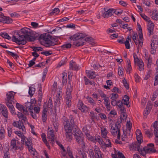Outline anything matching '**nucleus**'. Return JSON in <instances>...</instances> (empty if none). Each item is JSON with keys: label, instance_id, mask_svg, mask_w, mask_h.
<instances>
[{"label": "nucleus", "instance_id": "774afa93", "mask_svg": "<svg viewBox=\"0 0 158 158\" xmlns=\"http://www.w3.org/2000/svg\"><path fill=\"white\" fill-rule=\"evenodd\" d=\"M101 153V152L95 153L94 157L93 158H102Z\"/></svg>", "mask_w": 158, "mask_h": 158}, {"label": "nucleus", "instance_id": "8fccbe9b", "mask_svg": "<svg viewBox=\"0 0 158 158\" xmlns=\"http://www.w3.org/2000/svg\"><path fill=\"white\" fill-rule=\"evenodd\" d=\"M71 47V44L70 43L66 44L61 46V48L64 50L66 49L70 48Z\"/></svg>", "mask_w": 158, "mask_h": 158}, {"label": "nucleus", "instance_id": "f3484780", "mask_svg": "<svg viewBox=\"0 0 158 158\" xmlns=\"http://www.w3.org/2000/svg\"><path fill=\"white\" fill-rule=\"evenodd\" d=\"M77 107L83 112L86 113L87 112L88 108L83 103L80 101H79L77 104Z\"/></svg>", "mask_w": 158, "mask_h": 158}, {"label": "nucleus", "instance_id": "ddd939ff", "mask_svg": "<svg viewBox=\"0 0 158 158\" xmlns=\"http://www.w3.org/2000/svg\"><path fill=\"white\" fill-rule=\"evenodd\" d=\"M140 144L137 142H134L130 145V150L139 151L141 148Z\"/></svg>", "mask_w": 158, "mask_h": 158}, {"label": "nucleus", "instance_id": "603ef678", "mask_svg": "<svg viewBox=\"0 0 158 158\" xmlns=\"http://www.w3.org/2000/svg\"><path fill=\"white\" fill-rule=\"evenodd\" d=\"M31 48L33 51L35 52L42 51L43 50V48L41 47H32Z\"/></svg>", "mask_w": 158, "mask_h": 158}, {"label": "nucleus", "instance_id": "37998d69", "mask_svg": "<svg viewBox=\"0 0 158 158\" xmlns=\"http://www.w3.org/2000/svg\"><path fill=\"white\" fill-rule=\"evenodd\" d=\"M127 118V116L126 115V113L125 112H121V117L120 118V119L121 120L120 123L122 122V120L124 119H126Z\"/></svg>", "mask_w": 158, "mask_h": 158}, {"label": "nucleus", "instance_id": "ea45409f", "mask_svg": "<svg viewBox=\"0 0 158 158\" xmlns=\"http://www.w3.org/2000/svg\"><path fill=\"white\" fill-rule=\"evenodd\" d=\"M35 89L33 87H30L29 89V94L31 97L33 96L35 93Z\"/></svg>", "mask_w": 158, "mask_h": 158}, {"label": "nucleus", "instance_id": "c9c22d12", "mask_svg": "<svg viewBox=\"0 0 158 158\" xmlns=\"http://www.w3.org/2000/svg\"><path fill=\"white\" fill-rule=\"evenodd\" d=\"M5 130L4 127H2L0 130V139H2L5 137Z\"/></svg>", "mask_w": 158, "mask_h": 158}, {"label": "nucleus", "instance_id": "f257e3e1", "mask_svg": "<svg viewBox=\"0 0 158 158\" xmlns=\"http://www.w3.org/2000/svg\"><path fill=\"white\" fill-rule=\"evenodd\" d=\"M73 131L74 132L73 135L77 143L80 144L82 148L85 149V143L84 142V138L82 134L81 131L78 129L77 127L74 128Z\"/></svg>", "mask_w": 158, "mask_h": 158}, {"label": "nucleus", "instance_id": "f8f14e48", "mask_svg": "<svg viewBox=\"0 0 158 158\" xmlns=\"http://www.w3.org/2000/svg\"><path fill=\"white\" fill-rule=\"evenodd\" d=\"M32 100H33L32 102H27L25 103L24 107H25V110L26 109L27 110V109H28V110H31L33 109L34 104L36 102V101L35 100V99L34 98V99H31V102H32Z\"/></svg>", "mask_w": 158, "mask_h": 158}, {"label": "nucleus", "instance_id": "052dcab7", "mask_svg": "<svg viewBox=\"0 0 158 158\" xmlns=\"http://www.w3.org/2000/svg\"><path fill=\"white\" fill-rule=\"evenodd\" d=\"M60 12V10L58 8H55L53 10H52V11L50 13V14L51 15L54 14L57 15Z\"/></svg>", "mask_w": 158, "mask_h": 158}, {"label": "nucleus", "instance_id": "69168bd1", "mask_svg": "<svg viewBox=\"0 0 158 158\" xmlns=\"http://www.w3.org/2000/svg\"><path fill=\"white\" fill-rule=\"evenodd\" d=\"M41 136L42 139V140L45 144L47 143V141L46 138V135L45 133H43L41 135Z\"/></svg>", "mask_w": 158, "mask_h": 158}, {"label": "nucleus", "instance_id": "393cba45", "mask_svg": "<svg viewBox=\"0 0 158 158\" xmlns=\"http://www.w3.org/2000/svg\"><path fill=\"white\" fill-rule=\"evenodd\" d=\"M155 121L153 125L154 133L156 137H158V124Z\"/></svg>", "mask_w": 158, "mask_h": 158}, {"label": "nucleus", "instance_id": "338daca9", "mask_svg": "<svg viewBox=\"0 0 158 158\" xmlns=\"http://www.w3.org/2000/svg\"><path fill=\"white\" fill-rule=\"evenodd\" d=\"M152 105L151 103V101H148L146 107V109H148L151 110L152 108Z\"/></svg>", "mask_w": 158, "mask_h": 158}, {"label": "nucleus", "instance_id": "5fc2aeb1", "mask_svg": "<svg viewBox=\"0 0 158 158\" xmlns=\"http://www.w3.org/2000/svg\"><path fill=\"white\" fill-rule=\"evenodd\" d=\"M57 94L56 95V97H58L60 98H62V89H59L57 92Z\"/></svg>", "mask_w": 158, "mask_h": 158}, {"label": "nucleus", "instance_id": "cd10ccee", "mask_svg": "<svg viewBox=\"0 0 158 158\" xmlns=\"http://www.w3.org/2000/svg\"><path fill=\"white\" fill-rule=\"evenodd\" d=\"M101 133L102 136L104 138H106L107 134V131L106 128L104 127H101Z\"/></svg>", "mask_w": 158, "mask_h": 158}, {"label": "nucleus", "instance_id": "7c9ffc66", "mask_svg": "<svg viewBox=\"0 0 158 158\" xmlns=\"http://www.w3.org/2000/svg\"><path fill=\"white\" fill-rule=\"evenodd\" d=\"M129 98L128 96L127 95H125L123 99V104L124 105H127V106H128L129 103Z\"/></svg>", "mask_w": 158, "mask_h": 158}, {"label": "nucleus", "instance_id": "4d7b16f0", "mask_svg": "<svg viewBox=\"0 0 158 158\" xmlns=\"http://www.w3.org/2000/svg\"><path fill=\"white\" fill-rule=\"evenodd\" d=\"M53 124L55 128V131L56 132L57 131L59 126L58 123L56 122V121H53Z\"/></svg>", "mask_w": 158, "mask_h": 158}, {"label": "nucleus", "instance_id": "423d86ee", "mask_svg": "<svg viewBox=\"0 0 158 158\" xmlns=\"http://www.w3.org/2000/svg\"><path fill=\"white\" fill-rule=\"evenodd\" d=\"M10 146L12 147V149L15 150L19 149L20 151H22L23 148V144H21L19 141H17V140L15 139H13L11 140Z\"/></svg>", "mask_w": 158, "mask_h": 158}, {"label": "nucleus", "instance_id": "a18cd8bd", "mask_svg": "<svg viewBox=\"0 0 158 158\" xmlns=\"http://www.w3.org/2000/svg\"><path fill=\"white\" fill-rule=\"evenodd\" d=\"M62 82L63 84H65L67 82V74L66 73H63Z\"/></svg>", "mask_w": 158, "mask_h": 158}, {"label": "nucleus", "instance_id": "bb28decb", "mask_svg": "<svg viewBox=\"0 0 158 158\" xmlns=\"http://www.w3.org/2000/svg\"><path fill=\"white\" fill-rule=\"evenodd\" d=\"M134 42L135 43V44L136 45H138V47L137 48V49L138 50L137 52H139V50L138 49L142 47V46L143 45V40H140L139 41L138 40H136L135 41H134Z\"/></svg>", "mask_w": 158, "mask_h": 158}, {"label": "nucleus", "instance_id": "2eb2a0df", "mask_svg": "<svg viewBox=\"0 0 158 158\" xmlns=\"http://www.w3.org/2000/svg\"><path fill=\"white\" fill-rule=\"evenodd\" d=\"M15 93L13 91L8 92L6 94V97L5 99V101H10L13 102H16V100L14 99V96Z\"/></svg>", "mask_w": 158, "mask_h": 158}, {"label": "nucleus", "instance_id": "9b49d317", "mask_svg": "<svg viewBox=\"0 0 158 158\" xmlns=\"http://www.w3.org/2000/svg\"><path fill=\"white\" fill-rule=\"evenodd\" d=\"M103 10L105 12L102 14V15L103 18H108L113 15V9L111 8L107 10L105 8H104Z\"/></svg>", "mask_w": 158, "mask_h": 158}, {"label": "nucleus", "instance_id": "b1692460", "mask_svg": "<svg viewBox=\"0 0 158 158\" xmlns=\"http://www.w3.org/2000/svg\"><path fill=\"white\" fill-rule=\"evenodd\" d=\"M72 131L70 132H66L65 135L67 140L69 142H71L72 139Z\"/></svg>", "mask_w": 158, "mask_h": 158}, {"label": "nucleus", "instance_id": "9d476101", "mask_svg": "<svg viewBox=\"0 0 158 158\" xmlns=\"http://www.w3.org/2000/svg\"><path fill=\"white\" fill-rule=\"evenodd\" d=\"M151 52L152 54H154L156 52V49L158 44V40L157 38L152 37L151 40Z\"/></svg>", "mask_w": 158, "mask_h": 158}, {"label": "nucleus", "instance_id": "79ce46f5", "mask_svg": "<svg viewBox=\"0 0 158 158\" xmlns=\"http://www.w3.org/2000/svg\"><path fill=\"white\" fill-rule=\"evenodd\" d=\"M112 100H116L118 97V95L116 93H112L110 96Z\"/></svg>", "mask_w": 158, "mask_h": 158}, {"label": "nucleus", "instance_id": "864d4df0", "mask_svg": "<svg viewBox=\"0 0 158 158\" xmlns=\"http://www.w3.org/2000/svg\"><path fill=\"white\" fill-rule=\"evenodd\" d=\"M140 15L141 17L145 21H148V22H151L149 20V18L146 16L144 14H140Z\"/></svg>", "mask_w": 158, "mask_h": 158}, {"label": "nucleus", "instance_id": "dca6fc26", "mask_svg": "<svg viewBox=\"0 0 158 158\" xmlns=\"http://www.w3.org/2000/svg\"><path fill=\"white\" fill-rule=\"evenodd\" d=\"M48 135L49 138L50 140L51 141L50 143L52 144H54L55 140V135L54 133V131L49 127L48 128Z\"/></svg>", "mask_w": 158, "mask_h": 158}, {"label": "nucleus", "instance_id": "bf43d9fd", "mask_svg": "<svg viewBox=\"0 0 158 158\" xmlns=\"http://www.w3.org/2000/svg\"><path fill=\"white\" fill-rule=\"evenodd\" d=\"M97 142H98L100 145L102 147H103V144L104 143V142L103 139L101 138V137L99 136Z\"/></svg>", "mask_w": 158, "mask_h": 158}, {"label": "nucleus", "instance_id": "473e14b6", "mask_svg": "<svg viewBox=\"0 0 158 158\" xmlns=\"http://www.w3.org/2000/svg\"><path fill=\"white\" fill-rule=\"evenodd\" d=\"M28 149L29 152L34 156L37 157V153L35 151V150H33V148L32 146L28 147Z\"/></svg>", "mask_w": 158, "mask_h": 158}, {"label": "nucleus", "instance_id": "680f3d73", "mask_svg": "<svg viewBox=\"0 0 158 158\" xmlns=\"http://www.w3.org/2000/svg\"><path fill=\"white\" fill-rule=\"evenodd\" d=\"M88 101L92 105H94L96 103L94 102V99L91 97H88L87 98Z\"/></svg>", "mask_w": 158, "mask_h": 158}, {"label": "nucleus", "instance_id": "13d9d810", "mask_svg": "<svg viewBox=\"0 0 158 158\" xmlns=\"http://www.w3.org/2000/svg\"><path fill=\"white\" fill-rule=\"evenodd\" d=\"M99 136H92L90 138H89V140L93 142L94 143H96L97 142Z\"/></svg>", "mask_w": 158, "mask_h": 158}, {"label": "nucleus", "instance_id": "1a4fd4ad", "mask_svg": "<svg viewBox=\"0 0 158 158\" xmlns=\"http://www.w3.org/2000/svg\"><path fill=\"white\" fill-rule=\"evenodd\" d=\"M143 151L146 153L149 154L154 153L156 152V149L154 147V144L153 143L148 144L147 147L143 148Z\"/></svg>", "mask_w": 158, "mask_h": 158}, {"label": "nucleus", "instance_id": "a211bd4d", "mask_svg": "<svg viewBox=\"0 0 158 158\" xmlns=\"http://www.w3.org/2000/svg\"><path fill=\"white\" fill-rule=\"evenodd\" d=\"M12 19L9 17H6L4 15L2 17H0V22L9 24L12 23Z\"/></svg>", "mask_w": 158, "mask_h": 158}, {"label": "nucleus", "instance_id": "e2e57ef3", "mask_svg": "<svg viewBox=\"0 0 158 158\" xmlns=\"http://www.w3.org/2000/svg\"><path fill=\"white\" fill-rule=\"evenodd\" d=\"M143 137L142 136H137L136 139L137 141V143L140 144L143 141Z\"/></svg>", "mask_w": 158, "mask_h": 158}, {"label": "nucleus", "instance_id": "c85d7f7f", "mask_svg": "<svg viewBox=\"0 0 158 158\" xmlns=\"http://www.w3.org/2000/svg\"><path fill=\"white\" fill-rule=\"evenodd\" d=\"M17 128L19 129H21L23 131H24L25 130V127L23 125V123L22 122V121L19 120L18 122V126Z\"/></svg>", "mask_w": 158, "mask_h": 158}, {"label": "nucleus", "instance_id": "f704fd0d", "mask_svg": "<svg viewBox=\"0 0 158 158\" xmlns=\"http://www.w3.org/2000/svg\"><path fill=\"white\" fill-rule=\"evenodd\" d=\"M69 123L70 124L71 126H72L73 127H75V128H76V127H77L75 124L74 119L72 116H70L69 117Z\"/></svg>", "mask_w": 158, "mask_h": 158}, {"label": "nucleus", "instance_id": "4468645a", "mask_svg": "<svg viewBox=\"0 0 158 158\" xmlns=\"http://www.w3.org/2000/svg\"><path fill=\"white\" fill-rule=\"evenodd\" d=\"M0 110L2 115L6 118H8V113L6 107L4 105L0 104Z\"/></svg>", "mask_w": 158, "mask_h": 158}, {"label": "nucleus", "instance_id": "e433bc0d", "mask_svg": "<svg viewBox=\"0 0 158 158\" xmlns=\"http://www.w3.org/2000/svg\"><path fill=\"white\" fill-rule=\"evenodd\" d=\"M7 129L8 131V136L9 137L11 136L12 132L14 130L12 126H10L7 127Z\"/></svg>", "mask_w": 158, "mask_h": 158}, {"label": "nucleus", "instance_id": "a878e982", "mask_svg": "<svg viewBox=\"0 0 158 158\" xmlns=\"http://www.w3.org/2000/svg\"><path fill=\"white\" fill-rule=\"evenodd\" d=\"M86 72L87 73V76L89 78L94 79L95 78L96 75L94 72L89 71L88 72H87V71H86Z\"/></svg>", "mask_w": 158, "mask_h": 158}, {"label": "nucleus", "instance_id": "de8ad7c7", "mask_svg": "<svg viewBox=\"0 0 158 158\" xmlns=\"http://www.w3.org/2000/svg\"><path fill=\"white\" fill-rule=\"evenodd\" d=\"M118 73L119 76L123 77V71L124 69L123 67H118Z\"/></svg>", "mask_w": 158, "mask_h": 158}, {"label": "nucleus", "instance_id": "2f4dec72", "mask_svg": "<svg viewBox=\"0 0 158 158\" xmlns=\"http://www.w3.org/2000/svg\"><path fill=\"white\" fill-rule=\"evenodd\" d=\"M28 149L29 152L34 156L37 157V153L35 151V150H33V148L32 146L28 147Z\"/></svg>", "mask_w": 158, "mask_h": 158}, {"label": "nucleus", "instance_id": "f03ea898", "mask_svg": "<svg viewBox=\"0 0 158 158\" xmlns=\"http://www.w3.org/2000/svg\"><path fill=\"white\" fill-rule=\"evenodd\" d=\"M48 36L44 35H41L38 38V40L40 44L46 47H50L54 46L56 44L52 41Z\"/></svg>", "mask_w": 158, "mask_h": 158}, {"label": "nucleus", "instance_id": "6e6d98bb", "mask_svg": "<svg viewBox=\"0 0 158 158\" xmlns=\"http://www.w3.org/2000/svg\"><path fill=\"white\" fill-rule=\"evenodd\" d=\"M3 153L4 155L3 158H10V155L9 150L5 152H4Z\"/></svg>", "mask_w": 158, "mask_h": 158}, {"label": "nucleus", "instance_id": "412c9836", "mask_svg": "<svg viewBox=\"0 0 158 158\" xmlns=\"http://www.w3.org/2000/svg\"><path fill=\"white\" fill-rule=\"evenodd\" d=\"M64 131L66 132H70L72 131V128L73 127L71 126L69 123H64Z\"/></svg>", "mask_w": 158, "mask_h": 158}, {"label": "nucleus", "instance_id": "4be33fe9", "mask_svg": "<svg viewBox=\"0 0 158 158\" xmlns=\"http://www.w3.org/2000/svg\"><path fill=\"white\" fill-rule=\"evenodd\" d=\"M70 69L72 70H78L79 69V67L76 64L75 62L71 60L70 62Z\"/></svg>", "mask_w": 158, "mask_h": 158}, {"label": "nucleus", "instance_id": "6ab92c4d", "mask_svg": "<svg viewBox=\"0 0 158 158\" xmlns=\"http://www.w3.org/2000/svg\"><path fill=\"white\" fill-rule=\"evenodd\" d=\"M16 107L19 110L21 111H23L24 114L25 115H28L29 114L27 110H25V107L23 106V105L17 103L16 104Z\"/></svg>", "mask_w": 158, "mask_h": 158}, {"label": "nucleus", "instance_id": "09e8293b", "mask_svg": "<svg viewBox=\"0 0 158 158\" xmlns=\"http://www.w3.org/2000/svg\"><path fill=\"white\" fill-rule=\"evenodd\" d=\"M146 59L148 62V68H149L151 67V65L152 63V59L150 57H146Z\"/></svg>", "mask_w": 158, "mask_h": 158}, {"label": "nucleus", "instance_id": "c03bdc74", "mask_svg": "<svg viewBox=\"0 0 158 158\" xmlns=\"http://www.w3.org/2000/svg\"><path fill=\"white\" fill-rule=\"evenodd\" d=\"M53 106L52 101V98L50 97L49 99V100L48 103L47 107L48 108H49V110H52V107Z\"/></svg>", "mask_w": 158, "mask_h": 158}, {"label": "nucleus", "instance_id": "49530a36", "mask_svg": "<svg viewBox=\"0 0 158 158\" xmlns=\"http://www.w3.org/2000/svg\"><path fill=\"white\" fill-rule=\"evenodd\" d=\"M31 138H28L27 139V140L25 141V145L27 146V148L28 147L32 146H31Z\"/></svg>", "mask_w": 158, "mask_h": 158}, {"label": "nucleus", "instance_id": "39448f33", "mask_svg": "<svg viewBox=\"0 0 158 158\" xmlns=\"http://www.w3.org/2000/svg\"><path fill=\"white\" fill-rule=\"evenodd\" d=\"M73 90L72 86L70 85L67 86L65 96V101L66 105L68 107L71 105L72 97L71 92Z\"/></svg>", "mask_w": 158, "mask_h": 158}, {"label": "nucleus", "instance_id": "7ed1b4c3", "mask_svg": "<svg viewBox=\"0 0 158 158\" xmlns=\"http://www.w3.org/2000/svg\"><path fill=\"white\" fill-rule=\"evenodd\" d=\"M85 35L82 33H79L77 34H75L69 37L71 40H78L77 42L74 43L75 45L77 47H79L84 45V38Z\"/></svg>", "mask_w": 158, "mask_h": 158}, {"label": "nucleus", "instance_id": "c756f323", "mask_svg": "<svg viewBox=\"0 0 158 158\" xmlns=\"http://www.w3.org/2000/svg\"><path fill=\"white\" fill-rule=\"evenodd\" d=\"M152 18L156 20H158V12H157V10L153 11L152 15Z\"/></svg>", "mask_w": 158, "mask_h": 158}, {"label": "nucleus", "instance_id": "a19ab883", "mask_svg": "<svg viewBox=\"0 0 158 158\" xmlns=\"http://www.w3.org/2000/svg\"><path fill=\"white\" fill-rule=\"evenodd\" d=\"M0 35L3 38L8 39V40L10 39L11 38L8 35V34L6 33H1L0 34Z\"/></svg>", "mask_w": 158, "mask_h": 158}, {"label": "nucleus", "instance_id": "5701e85b", "mask_svg": "<svg viewBox=\"0 0 158 158\" xmlns=\"http://www.w3.org/2000/svg\"><path fill=\"white\" fill-rule=\"evenodd\" d=\"M17 115L19 118L23 120L24 122L27 121V117L24 115V114H23L22 113L18 112L17 114Z\"/></svg>", "mask_w": 158, "mask_h": 158}, {"label": "nucleus", "instance_id": "0eeeda50", "mask_svg": "<svg viewBox=\"0 0 158 158\" xmlns=\"http://www.w3.org/2000/svg\"><path fill=\"white\" fill-rule=\"evenodd\" d=\"M26 38L24 35H19V38H16L15 36L13 35L12 37V41L19 45L21 44L24 45L27 43Z\"/></svg>", "mask_w": 158, "mask_h": 158}, {"label": "nucleus", "instance_id": "0e129e2a", "mask_svg": "<svg viewBox=\"0 0 158 158\" xmlns=\"http://www.w3.org/2000/svg\"><path fill=\"white\" fill-rule=\"evenodd\" d=\"M89 155L90 156V158H93V157H94L95 154L93 150L90 149L89 150Z\"/></svg>", "mask_w": 158, "mask_h": 158}, {"label": "nucleus", "instance_id": "20e7f679", "mask_svg": "<svg viewBox=\"0 0 158 158\" xmlns=\"http://www.w3.org/2000/svg\"><path fill=\"white\" fill-rule=\"evenodd\" d=\"M21 31L25 35L24 36L28 41L32 42L35 40V37L32 36L34 34L33 31L27 27L23 28L21 29Z\"/></svg>", "mask_w": 158, "mask_h": 158}, {"label": "nucleus", "instance_id": "58836bf2", "mask_svg": "<svg viewBox=\"0 0 158 158\" xmlns=\"http://www.w3.org/2000/svg\"><path fill=\"white\" fill-rule=\"evenodd\" d=\"M5 102L6 105L9 108L14 106L13 105V104H15V102H13L11 101H5Z\"/></svg>", "mask_w": 158, "mask_h": 158}, {"label": "nucleus", "instance_id": "4c0bfd02", "mask_svg": "<svg viewBox=\"0 0 158 158\" xmlns=\"http://www.w3.org/2000/svg\"><path fill=\"white\" fill-rule=\"evenodd\" d=\"M119 131V129H118L115 127H114L113 126L111 127V132L113 135H115L117 132H118Z\"/></svg>", "mask_w": 158, "mask_h": 158}, {"label": "nucleus", "instance_id": "6e6552de", "mask_svg": "<svg viewBox=\"0 0 158 158\" xmlns=\"http://www.w3.org/2000/svg\"><path fill=\"white\" fill-rule=\"evenodd\" d=\"M134 59V63L137 64L139 66V69L140 71H142L144 69V64L141 60H139L135 53L133 54Z\"/></svg>", "mask_w": 158, "mask_h": 158}, {"label": "nucleus", "instance_id": "aec40b11", "mask_svg": "<svg viewBox=\"0 0 158 158\" xmlns=\"http://www.w3.org/2000/svg\"><path fill=\"white\" fill-rule=\"evenodd\" d=\"M147 29L148 32L149 33V36L153 34L154 24L152 23V22H149Z\"/></svg>", "mask_w": 158, "mask_h": 158}, {"label": "nucleus", "instance_id": "3c124183", "mask_svg": "<svg viewBox=\"0 0 158 158\" xmlns=\"http://www.w3.org/2000/svg\"><path fill=\"white\" fill-rule=\"evenodd\" d=\"M127 62L128 63V64L127 66V70L129 71V73H130V71L132 70V68L131 64V61L130 60L128 59L127 60Z\"/></svg>", "mask_w": 158, "mask_h": 158}, {"label": "nucleus", "instance_id": "72a5a7b5", "mask_svg": "<svg viewBox=\"0 0 158 158\" xmlns=\"http://www.w3.org/2000/svg\"><path fill=\"white\" fill-rule=\"evenodd\" d=\"M47 111H43L42 115V119L44 122H45L47 119Z\"/></svg>", "mask_w": 158, "mask_h": 158}]
</instances>
